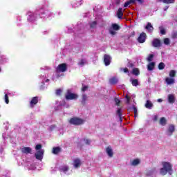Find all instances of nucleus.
Returning a JSON list of instances; mask_svg holds the SVG:
<instances>
[{
  "label": "nucleus",
  "instance_id": "f257e3e1",
  "mask_svg": "<svg viewBox=\"0 0 177 177\" xmlns=\"http://www.w3.org/2000/svg\"><path fill=\"white\" fill-rule=\"evenodd\" d=\"M163 167L160 169V175H167V174H169L172 175L174 171H172V165L167 162H164L162 163Z\"/></svg>",
  "mask_w": 177,
  "mask_h": 177
},
{
  "label": "nucleus",
  "instance_id": "f03ea898",
  "mask_svg": "<svg viewBox=\"0 0 177 177\" xmlns=\"http://www.w3.org/2000/svg\"><path fill=\"white\" fill-rule=\"evenodd\" d=\"M35 149L37 150V152L35 154V157L37 160H39L41 161V160L44 158V149H42V145H36Z\"/></svg>",
  "mask_w": 177,
  "mask_h": 177
},
{
  "label": "nucleus",
  "instance_id": "7ed1b4c3",
  "mask_svg": "<svg viewBox=\"0 0 177 177\" xmlns=\"http://www.w3.org/2000/svg\"><path fill=\"white\" fill-rule=\"evenodd\" d=\"M85 122V120L80 118H73L69 120V123L72 125H82Z\"/></svg>",
  "mask_w": 177,
  "mask_h": 177
},
{
  "label": "nucleus",
  "instance_id": "20e7f679",
  "mask_svg": "<svg viewBox=\"0 0 177 177\" xmlns=\"http://www.w3.org/2000/svg\"><path fill=\"white\" fill-rule=\"evenodd\" d=\"M72 165L73 168L78 169V168H81V165H82V161L79 158H75L73 160Z\"/></svg>",
  "mask_w": 177,
  "mask_h": 177
},
{
  "label": "nucleus",
  "instance_id": "39448f33",
  "mask_svg": "<svg viewBox=\"0 0 177 177\" xmlns=\"http://www.w3.org/2000/svg\"><path fill=\"white\" fill-rule=\"evenodd\" d=\"M65 96L67 100H74L78 98V95L71 93L70 90H68L67 93Z\"/></svg>",
  "mask_w": 177,
  "mask_h": 177
},
{
  "label": "nucleus",
  "instance_id": "423d86ee",
  "mask_svg": "<svg viewBox=\"0 0 177 177\" xmlns=\"http://www.w3.org/2000/svg\"><path fill=\"white\" fill-rule=\"evenodd\" d=\"M67 70V64H61L58 65L56 68V73L59 74V73H64Z\"/></svg>",
  "mask_w": 177,
  "mask_h": 177
},
{
  "label": "nucleus",
  "instance_id": "0eeeda50",
  "mask_svg": "<svg viewBox=\"0 0 177 177\" xmlns=\"http://www.w3.org/2000/svg\"><path fill=\"white\" fill-rule=\"evenodd\" d=\"M59 171L62 174H65L66 175H70V167L68 165H62L59 167Z\"/></svg>",
  "mask_w": 177,
  "mask_h": 177
},
{
  "label": "nucleus",
  "instance_id": "6e6552de",
  "mask_svg": "<svg viewBox=\"0 0 177 177\" xmlns=\"http://www.w3.org/2000/svg\"><path fill=\"white\" fill-rule=\"evenodd\" d=\"M21 151L23 154H31L32 149L28 147H24L21 148Z\"/></svg>",
  "mask_w": 177,
  "mask_h": 177
},
{
  "label": "nucleus",
  "instance_id": "1a4fd4ad",
  "mask_svg": "<svg viewBox=\"0 0 177 177\" xmlns=\"http://www.w3.org/2000/svg\"><path fill=\"white\" fill-rule=\"evenodd\" d=\"M174 132H175V126H174V124L169 125V128L166 132L167 135H168V136H171Z\"/></svg>",
  "mask_w": 177,
  "mask_h": 177
},
{
  "label": "nucleus",
  "instance_id": "9d476101",
  "mask_svg": "<svg viewBox=\"0 0 177 177\" xmlns=\"http://www.w3.org/2000/svg\"><path fill=\"white\" fill-rule=\"evenodd\" d=\"M104 62L105 66H110V63H111V57L109 55H105L104 57Z\"/></svg>",
  "mask_w": 177,
  "mask_h": 177
},
{
  "label": "nucleus",
  "instance_id": "9b49d317",
  "mask_svg": "<svg viewBox=\"0 0 177 177\" xmlns=\"http://www.w3.org/2000/svg\"><path fill=\"white\" fill-rule=\"evenodd\" d=\"M152 46L153 48H160V46H161V41L158 39H154L152 41Z\"/></svg>",
  "mask_w": 177,
  "mask_h": 177
},
{
  "label": "nucleus",
  "instance_id": "f8f14e48",
  "mask_svg": "<svg viewBox=\"0 0 177 177\" xmlns=\"http://www.w3.org/2000/svg\"><path fill=\"white\" fill-rule=\"evenodd\" d=\"M138 41L140 42V44H143L145 41H146V33H142L139 36Z\"/></svg>",
  "mask_w": 177,
  "mask_h": 177
},
{
  "label": "nucleus",
  "instance_id": "ddd939ff",
  "mask_svg": "<svg viewBox=\"0 0 177 177\" xmlns=\"http://www.w3.org/2000/svg\"><path fill=\"white\" fill-rule=\"evenodd\" d=\"M106 153L109 157H113L114 153L113 152V149L111 147H108L106 148Z\"/></svg>",
  "mask_w": 177,
  "mask_h": 177
},
{
  "label": "nucleus",
  "instance_id": "4468645a",
  "mask_svg": "<svg viewBox=\"0 0 177 177\" xmlns=\"http://www.w3.org/2000/svg\"><path fill=\"white\" fill-rule=\"evenodd\" d=\"M37 103H38V97H32L30 103V107H34Z\"/></svg>",
  "mask_w": 177,
  "mask_h": 177
},
{
  "label": "nucleus",
  "instance_id": "2eb2a0df",
  "mask_svg": "<svg viewBox=\"0 0 177 177\" xmlns=\"http://www.w3.org/2000/svg\"><path fill=\"white\" fill-rule=\"evenodd\" d=\"M145 107L146 109H149V110H151L153 109V102L150 100H147L145 103Z\"/></svg>",
  "mask_w": 177,
  "mask_h": 177
},
{
  "label": "nucleus",
  "instance_id": "dca6fc26",
  "mask_svg": "<svg viewBox=\"0 0 177 177\" xmlns=\"http://www.w3.org/2000/svg\"><path fill=\"white\" fill-rule=\"evenodd\" d=\"M167 85H172V84H175V79L171 77H167L165 80Z\"/></svg>",
  "mask_w": 177,
  "mask_h": 177
},
{
  "label": "nucleus",
  "instance_id": "f3484780",
  "mask_svg": "<svg viewBox=\"0 0 177 177\" xmlns=\"http://www.w3.org/2000/svg\"><path fill=\"white\" fill-rule=\"evenodd\" d=\"M88 64V61H86V59H82L78 62V65L80 66L81 67L85 66V64Z\"/></svg>",
  "mask_w": 177,
  "mask_h": 177
},
{
  "label": "nucleus",
  "instance_id": "a211bd4d",
  "mask_svg": "<svg viewBox=\"0 0 177 177\" xmlns=\"http://www.w3.org/2000/svg\"><path fill=\"white\" fill-rule=\"evenodd\" d=\"M168 102L169 103H174L175 102V95L172 94H169L168 95Z\"/></svg>",
  "mask_w": 177,
  "mask_h": 177
},
{
  "label": "nucleus",
  "instance_id": "6ab92c4d",
  "mask_svg": "<svg viewBox=\"0 0 177 177\" xmlns=\"http://www.w3.org/2000/svg\"><path fill=\"white\" fill-rule=\"evenodd\" d=\"M160 125L162 127H165L167 125V119L165 118H161L159 121Z\"/></svg>",
  "mask_w": 177,
  "mask_h": 177
},
{
  "label": "nucleus",
  "instance_id": "aec40b11",
  "mask_svg": "<svg viewBox=\"0 0 177 177\" xmlns=\"http://www.w3.org/2000/svg\"><path fill=\"white\" fill-rule=\"evenodd\" d=\"M117 15L118 19H122V16L124 15V10H122V8L118 9Z\"/></svg>",
  "mask_w": 177,
  "mask_h": 177
},
{
  "label": "nucleus",
  "instance_id": "412c9836",
  "mask_svg": "<svg viewBox=\"0 0 177 177\" xmlns=\"http://www.w3.org/2000/svg\"><path fill=\"white\" fill-rule=\"evenodd\" d=\"M28 16H29L28 18L29 21H34L35 20V15L32 12L28 13Z\"/></svg>",
  "mask_w": 177,
  "mask_h": 177
},
{
  "label": "nucleus",
  "instance_id": "4be33fe9",
  "mask_svg": "<svg viewBox=\"0 0 177 177\" xmlns=\"http://www.w3.org/2000/svg\"><path fill=\"white\" fill-rule=\"evenodd\" d=\"M109 82L110 84H111V85H115V84H117L118 82V79L115 77H111L109 80Z\"/></svg>",
  "mask_w": 177,
  "mask_h": 177
},
{
  "label": "nucleus",
  "instance_id": "5701e85b",
  "mask_svg": "<svg viewBox=\"0 0 177 177\" xmlns=\"http://www.w3.org/2000/svg\"><path fill=\"white\" fill-rule=\"evenodd\" d=\"M145 28L149 32H151L154 30L153 28V26L151 25V23H148L147 25L146 26Z\"/></svg>",
  "mask_w": 177,
  "mask_h": 177
},
{
  "label": "nucleus",
  "instance_id": "b1692460",
  "mask_svg": "<svg viewBox=\"0 0 177 177\" xmlns=\"http://www.w3.org/2000/svg\"><path fill=\"white\" fill-rule=\"evenodd\" d=\"M154 66H156V63H154V62L149 63L147 66V68H148L149 71H151L152 70H153Z\"/></svg>",
  "mask_w": 177,
  "mask_h": 177
},
{
  "label": "nucleus",
  "instance_id": "393cba45",
  "mask_svg": "<svg viewBox=\"0 0 177 177\" xmlns=\"http://www.w3.org/2000/svg\"><path fill=\"white\" fill-rule=\"evenodd\" d=\"M139 164H140V160L139 159H135L131 161V165H133V167H136V165H139Z\"/></svg>",
  "mask_w": 177,
  "mask_h": 177
},
{
  "label": "nucleus",
  "instance_id": "a878e982",
  "mask_svg": "<svg viewBox=\"0 0 177 177\" xmlns=\"http://www.w3.org/2000/svg\"><path fill=\"white\" fill-rule=\"evenodd\" d=\"M61 149L59 147H55L53 149V154H59L60 153Z\"/></svg>",
  "mask_w": 177,
  "mask_h": 177
},
{
  "label": "nucleus",
  "instance_id": "bb28decb",
  "mask_svg": "<svg viewBox=\"0 0 177 177\" xmlns=\"http://www.w3.org/2000/svg\"><path fill=\"white\" fill-rule=\"evenodd\" d=\"M130 81L133 86H138V85H139V81H138L136 79H131Z\"/></svg>",
  "mask_w": 177,
  "mask_h": 177
},
{
  "label": "nucleus",
  "instance_id": "cd10ccee",
  "mask_svg": "<svg viewBox=\"0 0 177 177\" xmlns=\"http://www.w3.org/2000/svg\"><path fill=\"white\" fill-rule=\"evenodd\" d=\"M132 3H135V0H129L124 3V8H128V6Z\"/></svg>",
  "mask_w": 177,
  "mask_h": 177
},
{
  "label": "nucleus",
  "instance_id": "c85d7f7f",
  "mask_svg": "<svg viewBox=\"0 0 177 177\" xmlns=\"http://www.w3.org/2000/svg\"><path fill=\"white\" fill-rule=\"evenodd\" d=\"M132 74H133V75H139L140 72H139V69L138 68H133Z\"/></svg>",
  "mask_w": 177,
  "mask_h": 177
},
{
  "label": "nucleus",
  "instance_id": "c756f323",
  "mask_svg": "<svg viewBox=\"0 0 177 177\" xmlns=\"http://www.w3.org/2000/svg\"><path fill=\"white\" fill-rule=\"evenodd\" d=\"M169 75L171 78H174V77H175L176 75V71H175V70L170 71L169 73Z\"/></svg>",
  "mask_w": 177,
  "mask_h": 177
},
{
  "label": "nucleus",
  "instance_id": "7c9ffc66",
  "mask_svg": "<svg viewBox=\"0 0 177 177\" xmlns=\"http://www.w3.org/2000/svg\"><path fill=\"white\" fill-rule=\"evenodd\" d=\"M111 27L115 30V31H118V30H120V26L117 24H113Z\"/></svg>",
  "mask_w": 177,
  "mask_h": 177
},
{
  "label": "nucleus",
  "instance_id": "2f4dec72",
  "mask_svg": "<svg viewBox=\"0 0 177 177\" xmlns=\"http://www.w3.org/2000/svg\"><path fill=\"white\" fill-rule=\"evenodd\" d=\"M86 100H88V96L85 94H83L82 98V104H85Z\"/></svg>",
  "mask_w": 177,
  "mask_h": 177
},
{
  "label": "nucleus",
  "instance_id": "473e14b6",
  "mask_svg": "<svg viewBox=\"0 0 177 177\" xmlns=\"http://www.w3.org/2000/svg\"><path fill=\"white\" fill-rule=\"evenodd\" d=\"M154 172H156V169H152L151 170H149L147 172V176H151V175H153V174H154Z\"/></svg>",
  "mask_w": 177,
  "mask_h": 177
},
{
  "label": "nucleus",
  "instance_id": "72a5a7b5",
  "mask_svg": "<svg viewBox=\"0 0 177 177\" xmlns=\"http://www.w3.org/2000/svg\"><path fill=\"white\" fill-rule=\"evenodd\" d=\"M109 33L111 35H115L117 34V30H114L112 27L109 28Z\"/></svg>",
  "mask_w": 177,
  "mask_h": 177
},
{
  "label": "nucleus",
  "instance_id": "f704fd0d",
  "mask_svg": "<svg viewBox=\"0 0 177 177\" xmlns=\"http://www.w3.org/2000/svg\"><path fill=\"white\" fill-rule=\"evenodd\" d=\"M5 102L6 103V104H9V97L8 96V93H6V91H5Z\"/></svg>",
  "mask_w": 177,
  "mask_h": 177
},
{
  "label": "nucleus",
  "instance_id": "c9c22d12",
  "mask_svg": "<svg viewBox=\"0 0 177 177\" xmlns=\"http://www.w3.org/2000/svg\"><path fill=\"white\" fill-rule=\"evenodd\" d=\"M97 24V23L96 22V21H94L91 22L90 24L91 28H96Z\"/></svg>",
  "mask_w": 177,
  "mask_h": 177
},
{
  "label": "nucleus",
  "instance_id": "e433bc0d",
  "mask_svg": "<svg viewBox=\"0 0 177 177\" xmlns=\"http://www.w3.org/2000/svg\"><path fill=\"white\" fill-rule=\"evenodd\" d=\"M159 70H164L165 68V64L163 62H160L158 65Z\"/></svg>",
  "mask_w": 177,
  "mask_h": 177
},
{
  "label": "nucleus",
  "instance_id": "4c0bfd02",
  "mask_svg": "<svg viewBox=\"0 0 177 177\" xmlns=\"http://www.w3.org/2000/svg\"><path fill=\"white\" fill-rule=\"evenodd\" d=\"M153 59H154V55L150 54L147 58V62H152Z\"/></svg>",
  "mask_w": 177,
  "mask_h": 177
},
{
  "label": "nucleus",
  "instance_id": "58836bf2",
  "mask_svg": "<svg viewBox=\"0 0 177 177\" xmlns=\"http://www.w3.org/2000/svg\"><path fill=\"white\" fill-rule=\"evenodd\" d=\"M159 30L160 31V34L165 35V29H164L162 26L159 27Z\"/></svg>",
  "mask_w": 177,
  "mask_h": 177
},
{
  "label": "nucleus",
  "instance_id": "ea45409f",
  "mask_svg": "<svg viewBox=\"0 0 177 177\" xmlns=\"http://www.w3.org/2000/svg\"><path fill=\"white\" fill-rule=\"evenodd\" d=\"M164 44L165 45H169V44H171V41L169 38H165L164 39Z\"/></svg>",
  "mask_w": 177,
  "mask_h": 177
},
{
  "label": "nucleus",
  "instance_id": "a19ab883",
  "mask_svg": "<svg viewBox=\"0 0 177 177\" xmlns=\"http://www.w3.org/2000/svg\"><path fill=\"white\" fill-rule=\"evenodd\" d=\"M164 3H175V0H164Z\"/></svg>",
  "mask_w": 177,
  "mask_h": 177
},
{
  "label": "nucleus",
  "instance_id": "79ce46f5",
  "mask_svg": "<svg viewBox=\"0 0 177 177\" xmlns=\"http://www.w3.org/2000/svg\"><path fill=\"white\" fill-rule=\"evenodd\" d=\"M122 109L121 108H119L117 111V114L118 115H119L120 118V121H121V116L122 115Z\"/></svg>",
  "mask_w": 177,
  "mask_h": 177
},
{
  "label": "nucleus",
  "instance_id": "37998d69",
  "mask_svg": "<svg viewBox=\"0 0 177 177\" xmlns=\"http://www.w3.org/2000/svg\"><path fill=\"white\" fill-rule=\"evenodd\" d=\"M46 15V16H44V15ZM44 14H42V12H41V17H49V11H48V10H46L44 12Z\"/></svg>",
  "mask_w": 177,
  "mask_h": 177
},
{
  "label": "nucleus",
  "instance_id": "c03bdc74",
  "mask_svg": "<svg viewBox=\"0 0 177 177\" xmlns=\"http://www.w3.org/2000/svg\"><path fill=\"white\" fill-rule=\"evenodd\" d=\"M133 110L134 111L135 117H138V108L133 106Z\"/></svg>",
  "mask_w": 177,
  "mask_h": 177
},
{
  "label": "nucleus",
  "instance_id": "a18cd8bd",
  "mask_svg": "<svg viewBox=\"0 0 177 177\" xmlns=\"http://www.w3.org/2000/svg\"><path fill=\"white\" fill-rule=\"evenodd\" d=\"M115 103L117 104V106H120V103H121V101L118 98H115Z\"/></svg>",
  "mask_w": 177,
  "mask_h": 177
},
{
  "label": "nucleus",
  "instance_id": "49530a36",
  "mask_svg": "<svg viewBox=\"0 0 177 177\" xmlns=\"http://www.w3.org/2000/svg\"><path fill=\"white\" fill-rule=\"evenodd\" d=\"M120 71H124V73H129V71L127 68H121Z\"/></svg>",
  "mask_w": 177,
  "mask_h": 177
},
{
  "label": "nucleus",
  "instance_id": "de8ad7c7",
  "mask_svg": "<svg viewBox=\"0 0 177 177\" xmlns=\"http://www.w3.org/2000/svg\"><path fill=\"white\" fill-rule=\"evenodd\" d=\"M87 90H88L87 86H83V87L82 88V92H85V91H87Z\"/></svg>",
  "mask_w": 177,
  "mask_h": 177
},
{
  "label": "nucleus",
  "instance_id": "09e8293b",
  "mask_svg": "<svg viewBox=\"0 0 177 177\" xmlns=\"http://www.w3.org/2000/svg\"><path fill=\"white\" fill-rule=\"evenodd\" d=\"M61 93H62V90L61 89L57 90L56 95H61Z\"/></svg>",
  "mask_w": 177,
  "mask_h": 177
},
{
  "label": "nucleus",
  "instance_id": "8fccbe9b",
  "mask_svg": "<svg viewBox=\"0 0 177 177\" xmlns=\"http://www.w3.org/2000/svg\"><path fill=\"white\" fill-rule=\"evenodd\" d=\"M125 97L127 99V103L129 104V97L128 96V95H126Z\"/></svg>",
  "mask_w": 177,
  "mask_h": 177
},
{
  "label": "nucleus",
  "instance_id": "3c124183",
  "mask_svg": "<svg viewBox=\"0 0 177 177\" xmlns=\"http://www.w3.org/2000/svg\"><path fill=\"white\" fill-rule=\"evenodd\" d=\"M84 142H85L86 145H90L91 144V140H85Z\"/></svg>",
  "mask_w": 177,
  "mask_h": 177
},
{
  "label": "nucleus",
  "instance_id": "603ef678",
  "mask_svg": "<svg viewBox=\"0 0 177 177\" xmlns=\"http://www.w3.org/2000/svg\"><path fill=\"white\" fill-rule=\"evenodd\" d=\"M172 38H177V32H174V33H173V35H172Z\"/></svg>",
  "mask_w": 177,
  "mask_h": 177
},
{
  "label": "nucleus",
  "instance_id": "864d4df0",
  "mask_svg": "<svg viewBox=\"0 0 177 177\" xmlns=\"http://www.w3.org/2000/svg\"><path fill=\"white\" fill-rule=\"evenodd\" d=\"M157 120H158V115H155L153 117V121H157Z\"/></svg>",
  "mask_w": 177,
  "mask_h": 177
},
{
  "label": "nucleus",
  "instance_id": "5fc2aeb1",
  "mask_svg": "<svg viewBox=\"0 0 177 177\" xmlns=\"http://www.w3.org/2000/svg\"><path fill=\"white\" fill-rule=\"evenodd\" d=\"M40 78L43 80L44 82V80H45L46 77L45 75H41Z\"/></svg>",
  "mask_w": 177,
  "mask_h": 177
},
{
  "label": "nucleus",
  "instance_id": "6e6d98bb",
  "mask_svg": "<svg viewBox=\"0 0 177 177\" xmlns=\"http://www.w3.org/2000/svg\"><path fill=\"white\" fill-rule=\"evenodd\" d=\"M135 1L136 0H134V3H135ZM136 1H138V2H139L140 3H143V0H136Z\"/></svg>",
  "mask_w": 177,
  "mask_h": 177
},
{
  "label": "nucleus",
  "instance_id": "4d7b16f0",
  "mask_svg": "<svg viewBox=\"0 0 177 177\" xmlns=\"http://www.w3.org/2000/svg\"><path fill=\"white\" fill-rule=\"evenodd\" d=\"M54 128H55V126H50V130L53 131Z\"/></svg>",
  "mask_w": 177,
  "mask_h": 177
},
{
  "label": "nucleus",
  "instance_id": "13d9d810",
  "mask_svg": "<svg viewBox=\"0 0 177 177\" xmlns=\"http://www.w3.org/2000/svg\"><path fill=\"white\" fill-rule=\"evenodd\" d=\"M77 6H80V5H82V1H80V3H77Z\"/></svg>",
  "mask_w": 177,
  "mask_h": 177
},
{
  "label": "nucleus",
  "instance_id": "bf43d9fd",
  "mask_svg": "<svg viewBox=\"0 0 177 177\" xmlns=\"http://www.w3.org/2000/svg\"><path fill=\"white\" fill-rule=\"evenodd\" d=\"M158 103H161V102H162V99H158Z\"/></svg>",
  "mask_w": 177,
  "mask_h": 177
},
{
  "label": "nucleus",
  "instance_id": "052dcab7",
  "mask_svg": "<svg viewBox=\"0 0 177 177\" xmlns=\"http://www.w3.org/2000/svg\"><path fill=\"white\" fill-rule=\"evenodd\" d=\"M168 10V7H165V8H164V10L165 11H166V10Z\"/></svg>",
  "mask_w": 177,
  "mask_h": 177
},
{
  "label": "nucleus",
  "instance_id": "680f3d73",
  "mask_svg": "<svg viewBox=\"0 0 177 177\" xmlns=\"http://www.w3.org/2000/svg\"><path fill=\"white\" fill-rule=\"evenodd\" d=\"M45 68H46V70H49L50 68H49V67H46Z\"/></svg>",
  "mask_w": 177,
  "mask_h": 177
},
{
  "label": "nucleus",
  "instance_id": "e2e57ef3",
  "mask_svg": "<svg viewBox=\"0 0 177 177\" xmlns=\"http://www.w3.org/2000/svg\"><path fill=\"white\" fill-rule=\"evenodd\" d=\"M160 1V2H163V3H164V0H159Z\"/></svg>",
  "mask_w": 177,
  "mask_h": 177
},
{
  "label": "nucleus",
  "instance_id": "0e129e2a",
  "mask_svg": "<svg viewBox=\"0 0 177 177\" xmlns=\"http://www.w3.org/2000/svg\"><path fill=\"white\" fill-rule=\"evenodd\" d=\"M49 81V80L48 79H47L46 80V82H48Z\"/></svg>",
  "mask_w": 177,
  "mask_h": 177
},
{
  "label": "nucleus",
  "instance_id": "69168bd1",
  "mask_svg": "<svg viewBox=\"0 0 177 177\" xmlns=\"http://www.w3.org/2000/svg\"><path fill=\"white\" fill-rule=\"evenodd\" d=\"M44 10H41V12H43Z\"/></svg>",
  "mask_w": 177,
  "mask_h": 177
},
{
  "label": "nucleus",
  "instance_id": "338daca9",
  "mask_svg": "<svg viewBox=\"0 0 177 177\" xmlns=\"http://www.w3.org/2000/svg\"><path fill=\"white\" fill-rule=\"evenodd\" d=\"M57 77H60L59 75H57Z\"/></svg>",
  "mask_w": 177,
  "mask_h": 177
}]
</instances>
